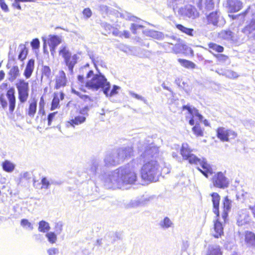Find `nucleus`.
<instances>
[{"label": "nucleus", "mask_w": 255, "mask_h": 255, "mask_svg": "<svg viewBox=\"0 0 255 255\" xmlns=\"http://www.w3.org/2000/svg\"><path fill=\"white\" fill-rule=\"evenodd\" d=\"M15 165L11 161L6 160L2 163V167L4 171L7 172H12L14 168Z\"/></svg>", "instance_id": "nucleus-33"}, {"label": "nucleus", "mask_w": 255, "mask_h": 255, "mask_svg": "<svg viewBox=\"0 0 255 255\" xmlns=\"http://www.w3.org/2000/svg\"><path fill=\"white\" fill-rule=\"evenodd\" d=\"M176 83L178 85V86L182 88H183L186 93H189L190 91V88L188 87V86L184 82H182V84H180V81L179 79H177L175 81Z\"/></svg>", "instance_id": "nucleus-52"}, {"label": "nucleus", "mask_w": 255, "mask_h": 255, "mask_svg": "<svg viewBox=\"0 0 255 255\" xmlns=\"http://www.w3.org/2000/svg\"><path fill=\"white\" fill-rule=\"evenodd\" d=\"M77 56L75 54L72 56L71 55L69 58H67V59H66L65 61V62L66 65L68 66L69 70L71 73L73 72V68L75 64L77 63Z\"/></svg>", "instance_id": "nucleus-30"}, {"label": "nucleus", "mask_w": 255, "mask_h": 255, "mask_svg": "<svg viewBox=\"0 0 255 255\" xmlns=\"http://www.w3.org/2000/svg\"><path fill=\"white\" fill-rule=\"evenodd\" d=\"M39 226L38 230L39 232L42 233H46L49 231L50 229V227L48 222L45 221H41L38 223Z\"/></svg>", "instance_id": "nucleus-34"}, {"label": "nucleus", "mask_w": 255, "mask_h": 255, "mask_svg": "<svg viewBox=\"0 0 255 255\" xmlns=\"http://www.w3.org/2000/svg\"><path fill=\"white\" fill-rule=\"evenodd\" d=\"M250 198L253 200V205H249L248 207L249 209L251 210L252 213L255 219V200L253 197H251Z\"/></svg>", "instance_id": "nucleus-64"}, {"label": "nucleus", "mask_w": 255, "mask_h": 255, "mask_svg": "<svg viewBox=\"0 0 255 255\" xmlns=\"http://www.w3.org/2000/svg\"><path fill=\"white\" fill-rule=\"evenodd\" d=\"M237 197L238 200H245L247 198H250V195L247 192H243L242 193H238V194L237 195Z\"/></svg>", "instance_id": "nucleus-57"}, {"label": "nucleus", "mask_w": 255, "mask_h": 255, "mask_svg": "<svg viewBox=\"0 0 255 255\" xmlns=\"http://www.w3.org/2000/svg\"><path fill=\"white\" fill-rule=\"evenodd\" d=\"M232 204V200L229 199L228 196H226L223 200L222 205L223 207V212L222 214V217L224 222L226 221V220L228 217V212L231 209Z\"/></svg>", "instance_id": "nucleus-18"}, {"label": "nucleus", "mask_w": 255, "mask_h": 255, "mask_svg": "<svg viewBox=\"0 0 255 255\" xmlns=\"http://www.w3.org/2000/svg\"><path fill=\"white\" fill-rule=\"evenodd\" d=\"M27 54V50L26 48L24 47L20 51L18 55V59L22 61L26 57Z\"/></svg>", "instance_id": "nucleus-56"}, {"label": "nucleus", "mask_w": 255, "mask_h": 255, "mask_svg": "<svg viewBox=\"0 0 255 255\" xmlns=\"http://www.w3.org/2000/svg\"><path fill=\"white\" fill-rule=\"evenodd\" d=\"M41 183L42 185L41 188H44L45 189H48L49 188L50 184H57L56 182H54L53 181H50L46 177L42 178Z\"/></svg>", "instance_id": "nucleus-44"}, {"label": "nucleus", "mask_w": 255, "mask_h": 255, "mask_svg": "<svg viewBox=\"0 0 255 255\" xmlns=\"http://www.w3.org/2000/svg\"><path fill=\"white\" fill-rule=\"evenodd\" d=\"M20 76V72L17 66H13L8 73V79L12 82Z\"/></svg>", "instance_id": "nucleus-26"}, {"label": "nucleus", "mask_w": 255, "mask_h": 255, "mask_svg": "<svg viewBox=\"0 0 255 255\" xmlns=\"http://www.w3.org/2000/svg\"><path fill=\"white\" fill-rule=\"evenodd\" d=\"M159 225L162 229H167L172 227L173 224L169 218L165 217L163 220L160 222Z\"/></svg>", "instance_id": "nucleus-36"}, {"label": "nucleus", "mask_w": 255, "mask_h": 255, "mask_svg": "<svg viewBox=\"0 0 255 255\" xmlns=\"http://www.w3.org/2000/svg\"><path fill=\"white\" fill-rule=\"evenodd\" d=\"M225 23L223 18L221 16L220 13L217 11L211 12L207 15L206 18H203L204 26H212L217 27Z\"/></svg>", "instance_id": "nucleus-6"}, {"label": "nucleus", "mask_w": 255, "mask_h": 255, "mask_svg": "<svg viewBox=\"0 0 255 255\" xmlns=\"http://www.w3.org/2000/svg\"><path fill=\"white\" fill-rule=\"evenodd\" d=\"M101 178L106 188L115 189L133 184L136 176L132 165L128 164L109 173H105Z\"/></svg>", "instance_id": "nucleus-1"}, {"label": "nucleus", "mask_w": 255, "mask_h": 255, "mask_svg": "<svg viewBox=\"0 0 255 255\" xmlns=\"http://www.w3.org/2000/svg\"><path fill=\"white\" fill-rule=\"evenodd\" d=\"M100 163V160L98 159H94L92 161L91 167L89 169V171L91 172V174L93 175H95L96 174Z\"/></svg>", "instance_id": "nucleus-39"}, {"label": "nucleus", "mask_w": 255, "mask_h": 255, "mask_svg": "<svg viewBox=\"0 0 255 255\" xmlns=\"http://www.w3.org/2000/svg\"><path fill=\"white\" fill-rule=\"evenodd\" d=\"M211 234L215 238H220L224 234L223 225L219 221L218 218L214 221L213 228L211 230Z\"/></svg>", "instance_id": "nucleus-16"}, {"label": "nucleus", "mask_w": 255, "mask_h": 255, "mask_svg": "<svg viewBox=\"0 0 255 255\" xmlns=\"http://www.w3.org/2000/svg\"><path fill=\"white\" fill-rule=\"evenodd\" d=\"M17 89L18 99L21 103H25L28 97L29 85L28 83L25 82L23 79H19L16 84Z\"/></svg>", "instance_id": "nucleus-8"}, {"label": "nucleus", "mask_w": 255, "mask_h": 255, "mask_svg": "<svg viewBox=\"0 0 255 255\" xmlns=\"http://www.w3.org/2000/svg\"><path fill=\"white\" fill-rule=\"evenodd\" d=\"M20 225L25 229L32 231L33 229V225L28 220L23 219L20 221Z\"/></svg>", "instance_id": "nucleus-42"}, {"label": "nucleus", "mask_w": 255, "mask_h": 255, "mask_svg": "<svg viewBox=\"0 0 255 255\" xmlns=\"http://www.w3.org/2000/svg\"><path fill=\"white\" fill-rule=\"evenodd\" d=\"M181 2V0H167L168 5L172 7L174 10L177 7V4Z\"/></svg>", "instance_id": "nucleus-51"}, {"label": "nucleus", "mask_w": 255, "mask_h": 255, "mask_svg": "<svg viewBox=\"0 0 255 255\" xmlns=\"http://www.w3.org/2000/svg\"><path fill=\"white\" fill-rule=\"evenodd\" d=\"M212 201L213 204V212L217 215V217L219 216V203L220 196L217 193H213L211 194Z\"/></svg>", "instance_id": "nucleus-22"}, {"label": "nucleus", "mask_w": 255, "mask_h": 255, "mask_svg": "<svg viewBox=\"0 0 255 255\" xmlns=\"http://www.w3.org/2000/svg\"><path fill=\"white\" fill-rule=\"evenodd\" d=\"M15 90L14 88L9 89L6 94L9 103V111L12 113L15 107L16 99L15 97Z\"/></svg>", "instance_id": "nucleus-17"}, {"label": "nucleus", "mask_w": 255, "mask_h": 255, "mask_svg": "<svg viewBox=\"0 0 255 255\" xmlns=\"http://www.w3.org/2000/svg\"><path fill=\"white\" fill-rule=\"evenodd\" d=\"M255 123V121L252 120H245L244 122V125L247 128H250L254 127Z\"/></svg>", "instance_id": "nucleus-59"}, {"label": "nucleus", "mask_w": 255, "mask_h": 255, "mask_svg": "<svg viewBox=\"0 0 255 255\" xmlns=\"http://www.w3.org/2000/svg\"><path fill=\"white\" fill-rule=\"evenodd\" d=\"M193 149L189 147L187 143H183L180 149V153L182 156L183 159L188 160L189 163L191 164L201 166L202 169L198 167V169L203 173L206 177H208L209 175L213 174V170L211 166L207 162L206 159L204 158H199L191 152Z\"/></svg>", "instance_id": "nucleus-2"}, {"label": "nucleus", "mask_w": 255, "mask_h": 255, "mask_svg": "<svg viewBox=\"0 0 255 255\" xmlns=\"http://www.w3.org/2000/svg\"><path fill=\"white\" fill-rule=\"evenodd\" d=\"M245 242L255 251V234L251 231L245 232Z\"/></svg>", "instance_id": "nucleus-25"}, {"label": "nucleus", "mask_w": 255, "mask_h": 255, "mask_svg": "<svg viewBox=\"0 0 255 255\" xmlns=\"http://www.w3.org/2000/svg\"><path fill=\"white\" fill-rule=\"evenodd\" d=\"M40 42L38 39L35 38L31 42V45L34 49H37L39 47Z\"/></svg>", "instance_id": "nucleus-63"}, {"label": "nucleus", "mask_w": 255, "mask_h": 255, "mask_svg": "<svg viewBox=\"0 0 255 255\" xmlns=\"http://www.w3.org/2000/svg\"><path fill=\"white\" fill-rule=\"evenodd\" d=\"M142 28V26L141 25L132 23L131 25L130 29L133 33L136 34L137 33V30H138V29H141Z\"/></svg>", "instance_id": "nucleus-60"}, {"label": "nucleus", "mask_w": 255, "mask_h": 255, "mask_svg": "<svg viewBox=\"0 0 255 255\" xmlns=\"http://www.w3.org/2000/svg\"><path fill=\"white\" fill-rule=\"evenodd\" d=\"M192 130L194 134L198 136H202L203 135V129L201 128L199 123L197 121L195 126L193 127Z\"/></svg>", "instance_id": "nucleus-43"}, {"label": "nucleus", "mask_w": 255, "mask_h": 255, "mask_svg": "<svg viewBox=\"0 0 255 255\" xmlns=\"http://www.w3.org/2000/svg\"><path fill=\"white\" fill-rule=\"evenodd\" d=\"M72 93L80 97L82 99L84 100V101H91V98L89 96L83 95L80 92L77 91L76 90L74 89H72Z\"/></svg>", "instance_id": "nucleus-48"}, {"label": "nucleus", "mask_w": 255, "mask_h": 255, "mask_svg": "<svg viewBox=\"0 0 255 255\" xmlns=\"http://www.w3.org/2000/svg\"><path fill=\"white\" fill-rule=\"evenodd\" d=\"M43 75L49 78L51 76V72L50 68L47 66H44L42 69Z\"/></svg>", "instance_id": "nucleus-54"}, {"label": "nucleus", "mask_w": 255, "mask_h": 255, "mask_svg": "<svg viewBox=\"0 0 255 255\" xmlns=\"http://www.w3.org/2000/svg\"><path fill=\"white\" fill-rule=\"evenodd\" d=\"M34 68V60L31 59L28 61L23 73V75L26 79H28L31 77L33 73Z\"/></svg>", "instance_id": "nucleus-29"}, {"label": "nucleus", "mask_w": 255, "mask_h": 255, "mask_svg": "<svg viewBox=\"0 0 255 255\" xmlns=\"http://www.w3.org/2000/svg\"><path fill=\"white\" fill-rule=\"evenodd\" d=\"M183 48V45L179 42L178 40L175 43V44H173V45L171 47V48H168L167 51L169 52L173 51L175 53L177 54L181 52Z\"/></svg>", "instance_id": "nucleus-35"}, {"label": "nucleus", "mask_w": 255, "mask_h": 255, "mask_svg": "<svg viewBox=\"0 0 255 255\" xmlns=\"http://www.w3.org/2000/svg\"><path fill=\"white\" fill-rule=\"evenodd\" d=\"M182 108L183 110H187L190 115L191 119L189 121V123L190 125L193 126L196 124L197 121L198 123L202 121L203 116L199 114L196 109L194 107L192 108L188 105L183 106Z\"/></svg>", "instance_id": "nucleus-11"}, {"label": "nucleus", "mask_w": 255, "mask_h": 255, "mask_svg": "<svg viewBox=\"0 0 255 255\" xmlns=\"http://www.w3.org/2000/svg\"><path fill=\"white\" fill-rule=\"evenodd\" d=\"M104 162L105 165L107 167L116 166L122 162L115 150L106 154L104 159Z\"/></svg>", "instance_id": "nucleus-12"}, {"label": "nucleus", "mask_w": 255, "mask_h": 255, "mask_svg": "<svg viewBox=\"0 0 255 255\" xmlns=\"http://www.w3.org/2000/svg\"><path fill=\"white\" fill-rule=\"evenodd\" d=\"M228 4L231 12L238 11L242 7V3L238 0H228Z\"/></svg>", "instance_id": "nucleus-24"}, {"label": "nucleus", "mask_w": 255, "mask_h": 255, "mask_svg": "<svg viewBox=\"0 0 255 255\" xmlns=\"http://www.w3.org/2000/svg\"><path fill=\"white\" fill-rule=\"evenodd\" d=\"M216 57L218 60L221 62H225L229 59L227 56L223 54H218Z\"/></svg>", "instance_id": "nucleus-62"}, {"label": "nucleus", "mask_w": 255, "mask_h": 255, "mask_svg": "<svg viewBox=\"0 0 255 255\" xmlns=\"http://www.w3.org/2000/svg\"><path fill=\"white\" fill-rule=\"evenodd\" d=\"M122 162L129 158L132 153V148L129 146L122 147L114 150Z\"/></svg>", "instance_id": "nucleus-13"}, {"label": "nucleus", "mask_w": 255, "mask_h": 255, "mask_svg": "<svg viewBox=\"0 0 255 255\" xmlns=\"http://www.w3.org/2000/svg\"><path fill=\"white\" fill-rule=\"evenodd\" d=\"M178 13L183 18L195 19L199 16V12L196 8L191 4H187L179 8Z\"/></svg>", "instance_id": "nucleus-7"}, {"label": "nucleus", "mask_w": 255, "mask_h": 255, "mask_svg": "<svg viewBox=\"0 0 255 255\" xmlns=\"http://www.w3.org/2000/svg\"><path fill=\"white\" fill-rule=\"evenodd\" d=\"M72 93L80 97L82 99L84 100V101H91V98L89 96L83 95L80 92L77 91L76 90L74 89H72Z\"/></svg>", "instance_id": "nucleus-49"}, {"label": "nucleus", "mask_w": 255, "mask_h": 255, "mask_svg": "<svg viewBox=\"0 0 255 255\" xmlns=\"http://www.w3.org/2000/svg\"><path fill=\"white\" fill-rule=\"evenodd\" d=\"M178 61L182 66L185 68L189 69H194L195 68L196 65L190 61L182 59H178Z\"/></svg>", "instance_id": "nucleus-38"}, {"label": "nucleus", "mask_w": 255, "mask_h": 255, "mask_svg": "<svg viewBox=\"0 0 255 255\" xmlns=\"http://www.w3.org/2000/svg\"><path fill=\"white\" fill-rule=\"evenodd\" d=\"M159 152V147L154 143H151L146 147V150H144V158L147 156L156 157L158 155Z\"/></svg>", "instance_id": "nucleus-19"}, {"label": "nucleus", "mask_w": 255, "mask_h": 255, "mask_svg": "<svg viewBox=\"0 0 255 255\" xmlns=\"http://www.w3.org/2000/svg\"><path fill=\"white\" fill-rule=\"evenodd\" d=\"M205 6L208 10L212 9L214 7L213 0H205Z\"/></svg>", "instance_id": "nucleus-53"}, {"label": "nucleus", "mask_w": 255, "mask_h": 255, "mask_svg": "<svg viewBox=\"0 0 255 255\" xmlns=\"http://www.w3.org/2000/svg\"><path fill=\"white\" fill-rule=\"evenodd\" d=\"M37 109V103L33 101L30 103L28 108L26 110V113L31 118H33Z\"/></svg>", "instance_id": "nucleus-32"}, {"label": "nucleus", "mask_w": 255, "mask_h": 255, "mask_svg": "<svg viewBox=\"0 0 255 255\" xmlns=\"http://www.w3.org/2000/svg\"><path fill=\"white\" fill-rule=\"evenodd\" d=\"M48 255H57L59 254V250L57 248H51L47 250Z\"/></svg>", "instance_id": "nucleus-61"}, {"label": "nucleus", "mask_w": 255, "mask_h": 255, "mask_svg": "<svg viewBox=\"0 0 255 255\" xmlns=\"http://www.w3.org/2000/svg\"><path fill=\"white\" fill-rule=\"evenodd\" d=\"M176 27L178 29L189 36L193 35V32L194 31V29L192 28L186 27L180 24H176Z\"/></svg>", "instance_id": "nucleus-40"}, {"label": "nucleus", "mask_w": 255, "mask_h": 255, "mask_svg": "<svg viewBox=\"0 0 255 255\" xmlns=\"http://www.w3.org/2000/svg\"><path fill=\"white\" fill-rule=\"evenodd\" d=\"M255 31V17L247 23V24L242 29V32L249 36Z\"/></svg>", "instance_id": "nucleus-27"}, {"label": "nucleus", "mask_w": 255, "mask_h": 255, "mask_svg": "<svg viewBox=\"0 0 255 255\" xmlns=\"http://www.w3.org/2000/svg\"><path fill=\"white\" fill-rule=\"evenodd\" d=\"M205 255H222V252L219 245H209L206 250Z\"/></svg>", "instance_id": "nucleus-28"}, {"label": "nucleus", "mask_w": 255, "mask_h": 255, "mask_svg": "<svg viewBox=\"0 0 255 255\" xmlns=\"http://www.w3.org/2000/svg\"><path fill=\"white\" fill-rule=\"evenodd\" d=\"M86 118L83 116H78L74 119L71 120L66 123V127L70 128L71 127L75 128L76 126L84 123L86 121Z\"/></svg>", "instance_id": "nucleus-23"}, {"label": "nucleus", "mask_w": 255, "mask_h": 255, "mask_svg": "<svg viewBox=\"0 0 255 255\" xmlns=\"http://www.w3.org/2000/svg\"><path fill=\"white\" fill-rule=\"evenodd\" d=\"M59 55L64 58V61L71 55L68 48L65 45H62L61 46L59 50Z\"/></svg>", "instance_id": "nucleus-37"}, {"label": "nucleus", "mask_w": 255, "mask_h": 255, "mask_svg": "<svg viewBox=\"0 0 255 255\" xmlns=\"http://www.w3.org/2000/svg\"><path fill=\"white\" fill-rule=\"evenodd\" d=\"M63 229V224L62 222H59L57 223H56L55 226V230L56 234L59 235L60 234Z\"/></svg>", "instance_id": "nucleus-58"}, {"label": "nucleus", "mask_w": 255, "mask_h": 255, "mask_svg": "<svg viewBox=\"0 0 255 255\" xmlns=\"http://www.w3.org/2000/svg\"><path fill=\"white\" fill-rule=\"evenodd\" d=\"M120 15L121 16L123 17L124 18L133 21H136L138 19L137 17L132 15L130 13L127 12H123L121 13Z\"/></svg>", "instance_id": "nucleus-46"}, {"label": "nucleus", "mask_w": 255, "mask_h": 255, "mask_svg": "<svg viewBox=\"0 0 255 255\" xmlns=\"http://www.w3.org/2000/svg\"><path fill=\"white\" fill-rule=\"evenodd\" d=\"M224 74L226 77L230 79L237 78L239 76L237 72L231 70H225Z\"/></svg>", "instance_id": "nucleus-45"}, {"label": "nucleus", "mask_w": 255, "mask_h": 255, "mask_svg": "<svg viewBox=\"0 0 255 255\" xmlns=\"http://www.w3.org/2000/svg\"><path fill=\"white\" fill-rule=\"evenodd\" d=\"M209 46L210 48L218 52H222L224 50V48L222 46L217 45L215 43H210L209 44Z\"/></svg>", "instance_id": "nucleus-50"}, {"label": "nucleus", "mask_w": 255, "mask_h": 255, "mask_svg": "<svg viewBox=\"0 0 255 255\" xmlns=\"http://www.w3.org/2000/svg\"><path fill=\"white\" fill-rule=\"evenodd\" d=\"M251 221V217L246 210H241L239 212L237 218V224L242 226L249 224Z\"/></svg>", "instance_id": "nucleus-15"}, {"label": "nucleus", "mask_w": 255, "mask_h": 255, "mask_svg": "<svg viewBox=\"0 0 255 255\" xmlns=\"http://www.w3.org/2000/svg\"><path fill=\"white\" fill-rule=\"evenodd\" d=\"M213 185L217 188L224 189L228 187L229 182L227 178L221 172L215 173L212 178Z\"/></svg>", "instance_id": "nucleus-10"}, {"label": "nucleus", "mask_w": 255, "mask_h": 255, "mask_svg": "<svg viewBox=\"0 0 255 255\" xmlns=\"http://www.w3.org/2000/svg\"><path fill=\"white\" fill-rule=\"evenodd\" d=\"M144 35L157 39H164L165 42L163 43V47L166 50L171 48L178 40V39L174 36H165L161 32L154 30H148L147 29H144Z\"/></svg>", "instance_id": "nucleus-5"}, {"label": "nucleus", "mask_w": 255, "mask_h": 255, "mask_svg": "<svg viewBox=\"0 0 255 255\" xmlns=\"http://www.w3.org/2000/svg\"><path fill=\"white\" fill-rule=\"evenodd\" d=\"M61 42V38L58 36L54 35L50 37L48 40V44L50 47V51L53 56L55 53L56 47Z\"/></svg>", "instance_id": "nucleus-21"}, {"label": "nucleus", "mask_w": 255, "mask_h": 255, "mask_svg": "<svg viewBox=\"0 0 255 255\" xmlns=\"http://www.w3.org/2000/svg\"><path fill=\"white\" fill-rule=\"evenodd\" d=\"M218 36L220 38L230 41L234 43H236L239 41V38L236 34L233 32L229 29L222 30L218 33Z\"/></svg>", "instance_id": "nucleus-14"}, {"label": "nucleus", "mask_w": 255, "mask_h": 255, "mask_svg": "<svg viewBox=\"0 0 255 255\" xmlns=\"http://www.w3.org/2000/svg\"><path fill=\"white\" fill-rule=\"evenodd\" d=\"M56 85L55 88L58 89L66 86L67 79L65 73L63 71H60L56 76Z\"/></svg>", "instance_id": "nucleus-20"}, {"label": "nucleus", "mask_w": 255, "mask_h": 255, "mask_svg": "<svg viewBox=\"0 0 255 255\" xmlns=\"http://www.w3.org/2000/svg\"><path fill=\"white\" fill-rule=\"evenodd\" d=\"M88 55L95 67L97 64H101L102 63L103 61L99 56L94 54L93 52H89Z\"/></svg>", "instance_id": "nucleus-41"}, {"label": "nucleus", "mask_w": 255, "mask_h": 255, "mask_svg": "<svg viewBox=\"0 0 255 255\" xmlns=\"http://www.w3.org/2000/svg\"><path fill=\"white\" fill-rule=\"evenodd\" d=\"M46 237L47 238L48 241L51 244L55 243L57 240L56 235L52 232L47 233L46 234Z\"/></svg>", "instance_id": "nucleus-47"}, {"label": "nucleus", "mask_w": 255, "mask_h": 255, "mask_svg": "<svg viewBox=\"0 0 255 255\" xmlns=\"http://www.w3.org/2000/svg\"><path fill=\"white\" fill-rule=\"evenodd\" d=\"M59 104V99L57 96H55L52 100L51 104V110H54L58 108Z\"/></svg>", "instance_id": "nucleus-55"}, {"label": "nucleus", "mask_w": 255, "mask_h": 255, "mask_svg": "<svg viewBox=\"0 0 255 255\" xmlns=\"http://www.w3.org/2000/svg\"><path fill=\"white\" fill-rule=\"evenodd\" d=\"M109 87L108 88L107 93H106L105 92H104V94L106 95L107 97H112L114 96L115 95H117L118 93V90H119L121 88L117 85H114L112 89L110 91L111 89V84L109 82Z\"/></svg>", "instance_id": "nucleus-31"}, {"label": "nucleus", "mask_w": 255, "mask_h": 255, "mask_svg": "<svg viewBox=\"0 0 255 255\" xmlns=\"http://www.w3.org/2000/svg\"><path fill=\"white\" fill-rule=\"evenodd\" d=\"M159 167L157 162L151 160L144 164V181L156 182L158 179Z\"/></svg>", "instance_id": "nucleus-4"}, {"label": "nucleus", "mask_w": 255, "mask_h": 255, "mask_svg": "<svg viewBox=\"0 0 255 255\" xmlns=\"http://www.w3.org/2000/svg\"><path fill=\"white\" fill-rule=\"evenodd\" d=\"M109 81L101 73L95 74L90 80L85 83V87L93 91H97L101 89L102 91L106 92L109 87Z\"/></svg>", "instance_id": "nucleus-3"}, {"label": "nucleus", "mask_w": 255, "mask_h": 255, "mask_svg": "<svg viewBox=\"0 0 255 255\" xmlns=\"http://www.w3.org/2000/svg\"><path fill=\"white\" fill-rule=\"evenodd\" d=\"M217 136L222 141H229L230 139L235 138L237 133L232 129L220 127L217 129Z\"/></svg>", "instance_id": "nucleus-9"}]
</instances>
